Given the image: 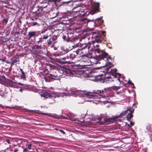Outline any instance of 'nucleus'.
<instances>
[{"label":"nucleus","instance_id":"f8f14e48","mask_svg":"<svg viewBox=\"0 0 152 152\" xmlns=\"http://www.w3.org/2000/svg\"><path fill=\"white\" fill-rule=\"evenodd\" d=\"M60 63L63 64H69L73 63V62L71 60L69 56L59 59Z\"/></svg>","mask_w":152,"mask_h":152},{"label":"nucleus","instance_id":"f3484780","mask_svg":"<svg viewBox=\"0 0 152 152\" xmlns=\"http://www.w3.org/2000/svg\"><path fill=\"white\" fill-rule=\"evenodd\" d=\"M64 72L66 74L69 75H74L76 73V72L74 70H72L69 69H65Z\"/></svg>","mask_w":152,"mask_h":152},{"label":"nucleus","instance_id":"49530a36","mask_svg":"<svg viewBox=\"0 0 152 152\" xmlns=\"http://www.w3.org/2000/svg\"><path fill=\"white\" fill-rule=\"evenodd\" d=\"M80 14L83 16H84L86 15V14L85 13H84L83 14Z\"/></svg>","mask_w":152,"mask_h":152},{"label":"nucleus","instance_id":"58836bf2","mask_svg":"<svg viewBox=\"0 0 152 152\" xmlns=\"http://www.w3.org/2000/svg\"><path fill=\"white\" fill-rule=\"evenodd\" d=\"M4 93H0V95L2 96H4Z\"/></svg>","mask_w":152,"mask_h":152},{"label":"nucleus","instance_id":"09e8293b","mask_svg":"<svg viewBox=\"0 0 152 152\" xmlns=\"http://www.w3.org/2000/svg\"><path fill=\"white\" fill-rule=\"evenodd\" d=\"M126 124L128 126L130 127V124Z\"/></svg>","mask_w":152,"mask_h":152},{"label":"nucleus","instance_id":"5fc2aeb1","mask_svg":"<svg viewBox=\"0 0 152 152\" xmlns=\"http://www.w3.org/2000/svg\"><path fill=\"white\" fill-rule=\"evenodd\" d=\"M151 136H152V135H151Z\"/></svg>","mask_w":152,"mask_h":152},{"label":"nucleus","instance_id":"ea45409f","mask_svg":"<svg viewBox=\"0 0 152 152\" xmlns=\"http://www.w3.org/2000/svg\"><path fill=\"white\" fill-rule=\"evenodd\" d=\"M27 151V148H25V149H24L23 150V152H25V151Z\"/></svg>","mask_w":152,"mask_h":152},{"label":"nucleus","instance_id":"b1692460","mask_svg":"<svg viewBox=\"0 0 152 152\" xmlns=\"http://www.w3.org/2000/svg\"><path fill=\"white\" fill-rule=\"evenodd\" d=\"M114 120V119L113 118H109L105 120V121L107 122H112Z\"/></svg>","mask_w":152,"mask_h":152},{"label":"nucleus","instance_id":"79ce46f5","mask_svg":"<svg viewBox=\"0 0 152 152\" xmlns=\"http://www.w3.org/2000/svg\"><path fill=\"white\" fill-rule=\"evenodd\" d=\"M18 151V150L17 149H15L13 151V152H17Z\"/></svg>","mask_w":152,"mask_h":152},{"label":"nucleus","instance_id":"a19ab883","mask_svg":"<svg viewBox=\"0 0 152 152\" xmlns=\"http://www.w3.org/2000/svg\"><path fill=\"white\" fill-rule=\"evenodd\" d=\"M53 47L54 48V50H56L57 49V48L56 47H54H54Z\"/></svg>","mask_w":152,"mask_h":152},{"label":"nucleus","instance_id":"c03bdc74","mask_svg":"<svg viewBox=\"0 0 152 152\" xmlns=\"http://www.w3.org/2000/svg\"><path fill=\"white\" fill-rule=\"evenodd\" d=\"M54 130L56 131H59V129H58L57 128H56L54 129Z\"/></svg>","mask_w":152,"mask_h":152},{"label":"nucleus","instance_id":"a878e982","mask_svg":"<svg viewBox=\"0 0 152 152\" xmlns=\"http://www.w3.org/2000/svg\"><path fill=\"white\" fill-rule=\"evenodd\" d=\"M62 38L64 41H65L66 42H69V39H68L67 37H66V36L65 35H63L62 37Z\"/></svg>","mask_w":152,"mask_h":152},{"label":"nucleus","instance_id":"9d476101","mask_svg":"<svg viewBox=\"0 0 152 152\" xmlns=\"http://www.w3.org/2000/svg\"><path fill=\"white\" fill-rule=\"evenodd\" d=\"M44 78L46 82H49L51 81L50 80H58L60 79V78L59 76H58L57 75L54 73L48 74L47 76L44 77Z\"/></svg>","mask_w":152,"mask_h":152},{"label":"nucleus","instance_id":"dca6fc26","mask_svg":"<svg viewBox=\"0 0 152 152\" xmlns=\"http://www.w3.org/2000/svg\"><path fill=\"white\" fill-rule=\"evenodd\" d=\"M38 35L37 34L36 31H29L28 33V39H30L32 37H35L37 36Z\"/></svg>","mask_w":152,"mask_h":152},{"label":"nucleus","instance_id":"4468645a","mask_svg":"<svg viewBox=\"0 0 152 152\" xmlns=\"http://www.w3.org/2000/svg\"><path fill=\"white\" fill-rule=\"evenodd\" d=\"M103 17H100L99 18H97L95 20V23H97L98 25L100 26V28L102 27L103 26H104V25L103 24L104 20L102 19Z\"/></svg>","mask_w":152,"mask_h":152},{"label":"nucleus","instance_id":"412c9836","mask_svg":"<svg viewBox=\"0 0 152 152\" xmlns=\"http://www.w3.org/2000/svg\"><path fill=\"white\" fill-rule=\"evenodd\" d=\"M117 71V70L116 69H111L109 73L113 76H115L116 75Z\"/></svg>","mask_w":152,"mask_h":152},{"label":"nucleus","instance_id":"a18cd8bd","mask_svg":"<svg viewBox=\"0 0 152 152\" xmlns=\"http://www.w3.org/2000/svg\"><path fill=\"white\" fill-rule=\"evenodd\" d=\"M58 12H57L56 13V15H55V17H56L57 16H58Z\"/></svg>","mask_w":152,"mask_h":152},{"label":"nucleus","instance_id":"8fccbe9b","mask_svg":"<svg viewBox=\"0 0 152 152\" xmlns=\"http://www.w3.org/2000/svg\"><path fill=\"white\" fill-rule=\"evenodd\" d=\"M118 80L120 82V79L119 78H118Z\"/></svg>","mask_w":152,"mask_h":152},{"label":"nucleus","instance_id":"cd10ccee","mask_svg":"<svg viewBox=\"0 0 152 152\" xmlns=\"http://www.w3.org/2000/svg\"><path fill=\"white\" fill-rule=\"evenodd\" d=\"M91 20L89 21V20H88L86 18H84L82 20V21L84 22L85 23H87L88 22H89V21H91Z\"/></svg>","mask_w":152,"mask_h":152},{"label":"nucleus","instance_id":"5701e85b","mask_svg":"<svg viewBox=\"0 0 152 152\" xmlns=\"http://www.w3.org/2000/svg\"><path fill=\"white\" fill-rule=\"evenodd\" d=\"M146 128L150 133L152 132V124L148 125Z\"/></svg>","mask_w":152,"mask_h":152},{"label":"nucleus","instance_id":"a211bd4d","mask_svg":"<svg viewBox=\"0 0 152 152\" xmlns=\"http://www.w3.org/2000/svg\"><path fill=\"white\" fill-rule=\"evenodd\" d=\"M43 115H46L47 116H50L51 117H53L54 118H59V116L57 115L56 114L51 115L50 114L42 113Z\"/></svg>","mask_w":152,"mask_h":152},{"label":"nucleus","instance_id":"bb28decb","mask_svg":"<svg viewBox=\"0 0 152 152\" xmlns=\"http://www.w3.org/2000/svg\"><path fill=\"white\" fill-rule=\"evenodd\" d=\"M73 36V34L71 33H68L67 34V38L69 39V40Z\"/></svg>","mask_w":152,"mask_h":152},{"label":"nucleus","instance_id":"e433bc0d","mask_svg":"<svg viewBox=\"0 0 152 152\" xmlns=\"http://www.w3.org/2000/svg\"><path fill=\"white\" fill-rule=\"evenodd\" d=\"M134 123L132 122H131L130 124V127H131L134 125Z\"/></svg>","mask_w":152,"mask_h":152},{"label":"nucleus","instance_id":"7ed1b4c3","mask_svg":"<svg viewBox=\"0 0 152 152\" xmlns=\"http://www.w3.org/2000/svg\"><path fill=\"white\" fill-rule=\"evenodd\" d=\"M94 92L95 95L97 96L96 97L99 98H106L113 95V91L110 88H104V90H97Z\"/></svg>","mask_w":152,"mask_h":152},{"label":"nucleus","instance_id":"423d86ee","mask_svg":"<svg viewBox=\"0 0 152 152\" xmlns=\"http://www.w3.org/2000/svg\"><path fill=\"white\" fill-rule=\"evenodd\" d=\"M89 45H93V48H90V50H92L94 51L95 53L96 54L97 53L98 54V56L99 58L101 57H103V56H105L107 55V53H106L104 50H101L98 47L99 46V44H95V43H91L89 44Z\"/></svg>","mask_w":152,"mask_h":152},{"label":"nucleus","instance_id":"aec40b11","mask_svg":"<svg viewBox=\"0 0 152 152\" xmlns=\"http://www.w3.org/2000/svg\"><path fill=\"white\" fill-rule=\"evenodd\" d=\"M120 88L119 86H113L111 88L112 90H113L114 91H115L117 92V94H119L121 92L118 91V90Z\"/></svg>","mask_w":152,"mask_h":152},{"label":"nucleus","instance_id":"3c124183","mask_svg":"<svg viewBox=\"0 0 152 152\" xmlns=\"http://www.w3.org/2000/svg\"><path fill=\"white\" fill-rule=\"evenodd\" d=\"M42 8H44V7H43L42 6Z\"/></svg>","mask_w":152,"mask_h":152},{"label":"nucleus","instance_id":"20e7f679","mask_svg":"<svg viewBox=\"0 0 152 152\" xmlns=\"http://www.w3.org/2000/svg\"><path fill=\"white\" fill-rule=\"evenodd\" d=\"M92 72L96 73L97 74L95 75V76L96 77H100L101 76L106 75L105 76H104V81L107 82L108 81H113V80L111 79V78L110 76H106L107 74L103 70V69L101 68H96L93 69L92 70Z\"/></svg>","mask_w":152,"mask_h":152},{"label":"nucleus","instance_id":"c756f323","mask_svg":"<svg viewBox=\"0 0 152 152\" xmlns=\"http://www.w3.org/2000/svg\"><path fill=\"white\" fill-rule=\"evenodd\" d=\"M59 131L61 133H62L63 134H66L65 132L63 130L59 129Z\"/></svg>","mask_w":152,"mask_h":152},{"label":"nucleus","instance_id":"1a4fd4ad","mask_svg":"<svg viewBox=\"0 0 152 152\" xmlns=\"http://www.w3.org/2000/svg\"><path fill=\"white\" fill-rule=\"evenodd\" d=\"M41 96L42 97L45 98H47L48 97L55 98L56 97H59L60 96V95H59L56 92L49 93L48 92H45L41 94Z\"/></svg>","mask_w":152,"mask_h":152},{"label":"nucleus","instance_id":"c85d7f7f","mask_svg":"<svg viewBox=\"0 0 152 152\" xmlns=\"http://www.w3.org/2000/svg\"><path fill=\"white\" fill-rule=\"evenodd\" d=\"M63 51H64V54L68 53L69 51V50L66 49H63Z\"/></svg>","mask_w":152,"mask_h":152},{"label":"nucleus","instance_id":"c9c22d12","mask_svg":"<svg viewBox=\"0 0 152 152\" xmlns=\"http://www.w3.org/2000/svg\"><path fill=\"white\" fill-rule=\"evenodd\" d=\"M7 143L9 144H10V140H6L5 141Z\"/></svg>","mask_w":152,"mask_h":152},{"label":"nucleus","instance_id":"6ab92c4d","mask_svg":"<svg viewBox=\"0 0 152 152\" xmlns=\"http://www.w3.org/2000/svg\"><path fill=\"white\" fill-rule=\"evenodd\" d=\"M79 38L77 37H73L69 40V42H73L75 44V43H76V44H77L78 43V39Z\"/></svg>","mask_w":152,"mask_h":152},{"label":"nucleus","instance_id":"473e14b6","mask_svg":"<svg viewBox=\"0 0 152 152\" xmlns=\"http://www.w3.org/2000/svg\"><path fill=\"white\" fill-rule=\"evenodd\" d=\"M8 20L6 18H4V19L3 20V21L5 23H7L8 22Z\"/></svg>","mask_w":152,"mask_h":152},{"label":"nucleus","instance_id":"864d4df0","mask_svg":"<svg viewBox=\"0 0 152 152\" xmlns=\"http://www.w3.org/2000/svg\"><path fill=\"white\" fill-rule=\"evenodd\" d=\"M82 122H84L83 121H81Z\"/></svg>","mask_w":152,"mask_h":152},{"label":"nucleus","instance_id":"7c9ffc66","mask_svg":"<svg viewBox=\"0 0 152 152\" xmlns=\"http://www.w3.org/2000/svg\"><path fill=\"white\" fill-rule=\"evenodd\" d=\"M32 145L31 144H28L27 146V148L28 149H31Z\"/></svg>","mask_w":152,"mask_h":152},{"label":"nucleus","instance_id":"393cba45","mask_svg":"<svg viewBox=\"0 0 152 152\" xmlns=\"http://www.w3.org/2000/svg\"><path fill=\"white\" fill-rule=\"evenodd\" d=\"M72 66H73L74 67L75 66L80 68H81L82 67H83V66L80 65L79 64H77L74 63L72 65Z\"/></svg>","mask_w":152,"mask_h":152},{"label":"nucleus","instance_id":"6e6552de","mask_svg":"<svg viewBox=\"0 0 152 152\" xmlns=\"http://www.w3.org/2000/svg\"><path fill=\"white\" fill-rule=\"evenodd\" d=\"M134 111V109L133 108V106L127 108V110H125L122 113L123 115H125L127 112L129 111V113H128L127 115V119L128 121H129L133 117V113Z\"/></svg>","mask_w":152,"mask_h":152},{"label":"nucleus","instance_id":"4c0bfd02","mask_svg":"<svg viewBox=\"0 0 152 152\" xmlns=\"http://www.w3.org/2000/svg\"><path fill=\"white\" fill-rule=\"evenodd\" d=\"M37 18H30V19L31 20H32V21H34V20H37Z\"/></svg>","mask_w":152,"mask_h":152},{"label":"nucleus","instance_id":"f03ea898","mask_svg":"<svg viewBox=\"0 0 152 152\" xmlns=\"http://www.w3.org/2000/svg\"><path fill=\"white\" fill-rule=\"evenodd\" d=\"M105 32L104 31L99 32H94L90 35L92 39L91 43H95V42L101 43L102 42L104 37L105 36L104 34Z\"/></svg>","mask_w":152,"mask_h":152},{"label":"nucleus","instance_id":"603ef678","mask_svg":"<svg viewBox=\"0 0 152 152\" xmlns=\"http://www.w3.org/2000/svg\"><path fill=\"white\" fill-rule=\"evenodd\" d=\"M1 60V59L0 58V60Z\"/></svg>","mask_w":152,"mask_h":152},{"label":"nucleus","instance_id":"72a5a7b5","mask_svg":"<svg viewBox=\"0 0 152 152\" xmlns=\"http://www.w3.org/2000/svg\"><path fill=\"white\" fill-rule=\"evenodd\" d=\"M32 25L33 26H34L38 24L37 22H32Z\"/></svg>","mask_w":152,"mask_h":152},{"label":"nucleus","instance_id":"4be33fe9","mask_svg":"<svg viewBox=\"0 0 152 152\" xmlns=\"http://www.w3.org/2000/svg\"><path fill=\"white\" fill-rule=\"evenodd\" d=\"M20 70L21 72L22 75H20V77L21 78L25 79L26 77V75L24 72L23 71L22 69L20 68Z\"/></svg>","mask_w":152,"mask_h":152},{"label":"nucleus","instance_id":"f704fd0d","mask_svg":"<svg viewBox=\"0 0 152 152\" xmlns=\"http://www.w3.org/2000/svg\"><path fill=\"white\" fill-rule=\"evenodd\" d=\"M128 83L129 84H130V85H134L132 81H129L128 82Z\"/></svg>","mask_w":152,"mask_h":152},{"label":"nucleus","instance_id":"de8ad7c7","mask_svg":"<svg viewBox=\"0 0 152 152\" xmlns=\"http://www.w3.org/2000/svg\"><path fill=\"white\" fill-rule=\"evenodd\" d=\"M63 3H69V2H63Z\"/></svg>","mask_w":152,"mask_h":152},{"label":"nucleus","instance_id":"f257e3e1","mask_svg":"<svg viewBox=\"0 0 152 152\" xmlns=\"http://www.w3.org/2000/svg\"><path fill=\"white\" fill-rule=\"evenodd\" d=\"M50 35V34H49L48 33L44 34L39 38V40L38 42H40L41 43L45 44L47 43L48 47L51 45V47L53 48L54 47V45L57 42V36L56 35H54L52 37L48 38Z\"/></svg>","mask_w":152,"mask_h":152},{"label":"nucleus","instance_id":"0eeeda50","mask_svg":"<svg viewBox=\"0 0 152 152\" xmlns=\"http://www.w3.org/2000/svg\"><path fill=\"white\" fill-rule=\"evenodd\" d=\"M91 48V45L85 44L83 47L77 50V53L80 56L85 57L88 58V54L89 53V49Z\"/></svg>","mask_w":152,"mask_h":152},{"label":"nucleus","instance_id":"39448f33","mask_svg":"<svg viewBox=\"0 0 152 152\" xmlns=\"http://www.w3.org/2000/svg\"><path fill=\"white\" fill-rule=\"evenodd\" d=\"M94 91H95L94 90ZM94 91L93 93L91 92H87L86 91L79 90H75L72 91L71 94L73 95H76L79 96H80L87 97L89 98H92V97L97 96V95H95Z\"/></svg>","mask_w":152,"mask_h":152},{"label":"nucleus","instance_id":"2eb2a0df","mask_svg":"<svg viewBox=\"0 0 152 152\" xmlns=\"http://www.w3.org/2000/svg\"><path fill=\"white\" fill-rule=\"evenodd\" d=\"M76 56L78 57H79L80 56H79V53H77V50L73 52L72 53L70 54L69 56V58H70L71 60L72 61V60L75 58Z\"/></svg>","mask_w":152,"mask_h":152},{"label":"nucleus","instance_id":"9b49d317","mask_svg":"<svg viewBox=\"0 0 152 152\" xmlns=\"http://www.w3.org/2000/svg\"><path fill=\"white\" fill-rule=\"evenodd\" d=\"M101 57L99 59H104V58H106V62L105 65L106 66H108V68H110L111 67L113 66V65L111 63V58L109 55V54L107 53V55L105 56Z\"/></svg>","mask_w":152,"mask_h":152},{"label":"nucleus","instance_id":"37998d69","mask_svg":"<svg viewBox=\"0 0 152 152\" xmlns=\"http://www.w3.org/2000/svg\"><path fill=\"white\" fill-rule=\"evenodd\" d=\"M19 91L20 92H22L23 91V89L21 88L20 89Z\"/></svg>","mask_w":152,"mask_h":152},{"label":"nucleus","instance_id":"2f4dec72","mask_svg":"<svg viewBox=\"0 0 152 152\" xmlns=\"http://www.w3.org/2000/svg\"><path fill=\"white\" fill-rule=\"evenodd\" d=\"M1 40H2V42H6L7 41V40L6 38H2L1 39Z\"/></svg>","mask_w":152,"mask_h":152},{"label":"nucleus","instance_id":"ddd939ff","mask_svg":"<svg viewBox=\"0 0 152 152\" xmlns=\"http://www.w3.org/2000/svg\"><path fill=\"white\" fill-rule=\"evenodd\" d=\"M99 3H94L93 5L92 10L89 12V13L92 15L96 12H99Z\"/></svg>","mask_w":152,"mask_h":152}]
</instances>
